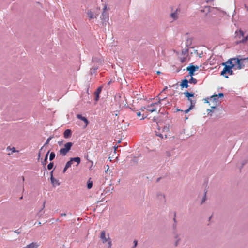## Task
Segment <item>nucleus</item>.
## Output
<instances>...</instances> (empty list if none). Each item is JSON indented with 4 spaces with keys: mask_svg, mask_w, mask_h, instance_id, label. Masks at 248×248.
Returning a JSON list of instances; mask_svg holds the SVG:
<instances>
[{
    "mask_svg": "<svg viewBox=\"0 0 248 248\" xmlns=\"http://www.w3.org/2000/svg\"><path fill=\"white\" fill-rule=\"evenodd\" d=\"M11 150L12 151V153H8V155H11L12 154V153H14V152H18V151H16V150L15 147H12Z\"/></svg>",
    "mask_w": 248,
    "mask_h": 248,
    "instance_id": "obj_28",
    "label": "nucleus"
},
{
    "mask_svg": "<svg viewBox=\"0 0 248 248\" xmlns=\"http://www.w3.org/2000/svg\"><path fill=\"white\" fill-rule=\"evenodd\" d=\"M167 87H165V88L164 89V90H165L166 89H167Z\"/></svg>",
    "mask_w": 248,
    "mask_h": 248,
    "instance_id": "obj_50",
    "label": "nucleus"
},
{
    "mask_svg": "<svg viewBox=\"0 0 248 248\" xmlns=\"http://www.w3.org/2000/svg\"><path fill=\"white\" fill-rule=\"evenodd\" d=\"M53 167V163H50L47 165V169L48 170H51Z\"/></svg>",
    "mask_w": 248,
    "mask_h": 248,
    "instance_id": "obj_27",
    "label": "nucleus"
},
{
    "mask_svg": "<svg viewBox=\"0 0 248 248\" xmlns=\"http://www.w3.org/2000/svg\"><path fill=\"white\" fill-rule=\"evenodd\" d=\"M77 118L82 120L84 122V123H85V126H86L88 124V121L87 120V119L84 117H83L80 114H78L77 115Z\"/></svg>",
    "mask_w": 248,
    "mask_h": 248,
    "instance_id": "obj_15",
    "label": "nucleus"
},
{
    "mask_svg": "<svg viewBox=\"0 0 248 248\" xmlns=\"http://www.w3.org/2000/svg\"><path fill=\"white\" fill-rule=\"evenodd\" d=\"M107 9V6H105L103 8V12H105L106 10Z\"/></svg>",
    "mask_w": 248,
    "mask_h": 248,
    "instance_id": "obj_38",
    "label": "nucleus"
},
{
    "mask_svg": "<svg viewBox=\"0 0 248 248\" xmlns=\"http://www.w3.org/2000/svg\"><path fill=\"white\" fill-rule=\"evenodd\" d=\"M87 15L88 16L90 19L96 18L97 17V16L94 15L93 14V13L91 10H89L88 11Z\"/></svg>",
    "mask_w": 248,
    "mask_h": 248,
    "instance_id": "obj_17",
    "label": "nucleus"
},
{
    "mask_svg": "<svg viewBox=\"0 0 248 248\" xmlns=\"http://www.w3.org/2000/svg\"><path fill=\"white\" fill-rule=\"evenodd\" d=\"M241 42H242L243 43H247L248 44V35L245 36V39L243 40H241Z\"/></svg>",
    "mask_w": 248,
    "mask_h": 248,
    "instance_id": "obj_26",
    "label": "nucleus"
},
{
    "mask_svg": "<svg viewBox=\"0 0 248 248\" xmlns=\"http://www.w3.org/2000/svg\"><path fill=\"white\" fill-rule=\"evenodd\" d=\"M11 149H12V148H11L10 146H8V147H7V148H6V150H7V151L11 150Z\"/></svg>",
    "mask_w": 248,
    "mask_h": 248,
    "instance_id": "obj_36",
    "label": "nucleus"
},
{
    "mask_svg": "<svg viewBox=\"0 0 248 248\" xmlns=\"http://www.w3.org/2000/svg\"><path fill=\"white\" fill-rule=\"evenodd\" d=\"M188 82L190 84H196L197 83V81L192 76V77H190V78L188 80Z\"/></svg>",
    "mask_w": 248,
    "mask_h": 248,
    "instance_id": "obj_19",
    "label": "nucleus"
},
{
    "mask_svg": "<svg viewBox=\"0 0 248 248\" xmlns=\"http://www.w3.org/2000/svg\"><path fill=\"white\" fill-rule=\"evenodd\" d=\"M210 100L213 101V102L216 105L218 104L219 102L218 100V96L217 95H214L212 96Z\"/></svg>",
    "mask_w": 248,
    "mask_h": 248,
    "instance_id": "obj_14",
    "label": "nucleus"
},
{
    "mask_svg": "<svg viewBox=\"0 0 248 248\" xmlns=\"http://www.w3.org/2000/svg\"><path fill=\"white\" fill-rule=\"evenodd\" d=\"M134 244H135V245H134V247H136V246H137V240H135V241H134Z\"/></svg>",
    "mask_w": 248,
    "mask_h": 248,
    "instance_id": "obj_35",
    "label": "nucleus"
},
{
    "mask_svg": "<svg viewBox=\"0 0 248 248\" xmlns=\"http://www.w3.org/2000/svg\"><path fill=\"white\" fill-rule=\"evenodd\" d=\"M102 86L99 87L96 91L94 92V95H95V100L96 101H97L99 99V94L101 93V92L102 91Z\"/></svg>",
    "mask_w": 248,
    "mask_h": 248,
    "instance_id": "obj_9",
    "label": "nucleus"
},
{
    "mask_svg": "<svg viewBox=\"0 0 248 248\" xmlns=\"http://www.w3.org/2000/svg\"><path fill=\"white\" fill-rule=\"evenodd\" d=\"M171 16L174 19H177L178 18L177 13L174 12V13H171Z\"/></svg>",
    "mask_w": 248,
    "mask_h": 248,
    "instance_id": "obj_25",
    "label": "nucleus"
},
{
    "mask_svg": "<svg viewBox=\"0 0 248 248\" xmlns=\"http://www.w3.org/2000/svg\"><path fill=\"white\" fill-rule=\"evenodd\" d=\"M101 19L103 22H107L108 20V14L107 13L103 12L101 16Z\"/></svg>",
    "mask_w": 248,
    "mask_h": 248,
    "instance_id": "obj_10",
    "label": "nucleus"
},
{
    "mask_svg": "<svg viewBox=\"0 0 248 248\" xmlns=\"http://www.w3.org/2000/svg\"><path fill=\"white\" fill-rule=\"evenodd\" d=\"M166 99V97L162 99H159L157 103H152L149 105L146 106L147 111L150 112H153L156 110L157 106L159 104H160L161 102Z\"/></svg>",
    "mask_w": 248,
    "mask_h": 248,
    "instance_id": "obj_4",
    "label": "nucleus"
},
{
    "mask_svg": "<svg viewBox=\"0 0 248 248\" xmlns=\"http://www.w3.org/2000/svg\"><path fill=\"white\" fill-rule=\"evenodd\" d=\"M246 10L247 11H248V6H246Z\"/></svg>",
    "mask_w": 248,
    "mask_h": 248,
    "instance_id": "obj_41",
    "label": "nucleus"
},
{
    "mask_svg": "<svg viewBox=\"0 0 248 248\" xmlns=\"http://www.w3.org/2000/svg\"><path fill=\"white\" fill-rule=\"evenodd\" d=\"M178 111H183V110L178 109Z\"/></svg>",
    "mask_w": 248,
    "mask_h": 248,
    "instance_id": "obj_46",
    "label": "nucleus"
},
{
    "mask_svg": "<svg viewBox=\"0 0 248 248\" xmlns=\"http://www.w3.org/2000/svg\"><path fill=\"white\" fill-rule=\"evenodd\" d=\"M192 104V105H190V106L187 109L185 110V113H187L190 110H191L194 108V102H193Z\"/></svg>",
    "mask_w": 248,
    "mask_h": 248,
    "instance_id": "obj_21",
    "label": "nucleus"
},
{
    "mask_svg": "<svg viewBox=\"0 0 248 248\" xmlns=\"http://www.w3.org/2000/svg\"><path fill=\"white\" fill-rule=\"evenodd\" d=\"M39 245L36 242H32L23 248H37Z\"/></svg>",
    "mask_w": 248,
    "mask_h": 248,
    "instance_id": "obj_13",
    "label": "nucleus"
},
{
    "mask_svg": "<svg viewBox=\"0 0 248 248\" xmlns=\"http://www.w3.org/2000/svg\"><path fill=\"white\" fill-rule=\"evenodd\" d=\"M137 115L138 117H140L141 115L140 112H137Z\"/></svg>",
    "mask_w": 248,
    "mask_h": 248,
    "instance_id": "obj_34",
    "label": "nucleus"
},
{
    "mask_svg": "<svg viewBox=\"0 0 248 248\" xmlns=\"http://www.w3.org/2000/svg\"><path fill=\"white\" fill-rule=\"evenodd\" d=\"M145 109L147 110L146 106V107H142L140 108V110L141 111H144Z\"/></svg>",
    "mask_w": 248,
    "mask_h": 248,
    "instance_id": "obj_31",
    "label": "nucleus"
},
{
    "mask_svg": "<svg viewBox=\"0 0 248 248\" xmlns=\"http://www.w3.org/2000/svg\"><path fill=\"white\" fill-rule=\"evenodd\" d=\"M22 178H23V180L24 181V177L23 176L22 177Z\"/></svg>",
    "mask_w": 248,
    "mask_h": 248,
    "instance_id": "obj_49",
    "label": "nucleus"
},
{
    "mask_svg": "<svg viewBox=\"0 0 248 248\" xmlns=\"http://www.w3.org/2000/svg\"><path fill=\"white\" fill-rule=\"evenodd\" d=\"M55 154L54 153V152H51L50 154V156H49V160L50 161H52V160L54 159V158H55Z\"/></svg>",
    "mask_w": 248,
    "mask_h": 248,
    "instance_id": "obj_22",
    "label": "nucleus"
},
{
    "mask_svg": "<svg viewBox=\"0 0 248 248\" xmlns=\"http://www.w3.org/2000/svg\"><path fill=\"white\" fill-rule=\"evenodd\" d=\"M199 68L198 66H195L192 64H190V65L186 68V70L189 72V76L192 77L194 75V72L197 71Z\"/></svg>",
    "mask_w": 248,
    "mask_h": 248,
    "instance_id": "obj_8",
    "label": "nucleus"
},
{
    "mask_svg": "<svg viewBox=\"0 0 248 248\" xmlns=\"http://www.w3.org/2000/svg\"><path fill=\"white\" fill-rule=\"evenodd\" d=\"M51 182L54 186L56 185H59V183L58 180L55 179L53 176V171L51 172Z\"/></svg>",
    "mask_w": 248,
    "mask_h": 248,
    "instance_id": "obj_11",
    "label": "nucleus"
},
{
    "mask_svg": "<svg viewBox=\"0 0 248 248\" xmlns=\"http://www.w3.org/2000/svg\"><path fill=\"white\" fill-rule=\"evenodd\" d=\"M80 157H74V158H71L70 160L68 161L65 166V167L63 169V173L65 172L66 170L69 168L71 166V165L72 164L73 162L74 161V162H77L78 164H79L80 162Z\"/></svg>",
    "mask_w": 248,
    "mask_h": 248,
    "instance_id": "obj_6",
    "label": "nucleus"
},
{
    "mask_svg": "<svg viewBox=\"0 0 248 248\" xmlns=\"http://www.w3.org/2000/svg\"><path fill=\"white\" fill-rule=\"evenodd\" d=\"M180 62H181V63H184V62H186V61H187V58H186V57H185V56H184L183 57H180Z\"/></svg>",
    "mask_w": 248,
    "mask_h": 248,
    "instance_id": "obj_24",
    "label": "nucleus"
},
{
    "mask_svg": "<svg viewBox=\"0 0 248 248\" xmlns=\"http://www.w3.org/2000/svg\"><path fill=\"white\" fill-rule=\"evenodd\" d=\"M100 239L103 243L108 242V248H111L112 243L108 233L106 234L105 231H102L100 234Z\"/></svg>",
    "mask_w": 248,
    "mask_h": 248,
    "instance_id": "obj_3",
    "label": "nucleus"
},
{
    "mask_svg": "<svg viewBox=\"0 0 248 248\" xmlns=\"http://www.w3.org/2000/svg\"><path fill=\"white\" fill-rule=\"evenodd\" d=\"M108 169H109L107 168V171H108Z\"/></svg>",
    "mask_w": 248,
    "mask_h": 248,
    "instance_id": "obj_51",
    "label": "nucleus"
},
{
    "mask_svg": "<svg viewBox=\"0 0 248 248\" xmlns=\"http://www.w3.org/2000/svg\"><path fill=\"white\" fill-rule=\"evenodd\" d=\"M188 83H189L188 80L187 79H185L181 82L180 86L182 88L185 87L186 88H187L188 87Z\"/></svg>",
    "mask_w": 248,
    "mask_h": 248,
    "instance_id": "obj_16",
    "label": "nucleus"
},
{
    "mask_svg": "<svg viewBox=\"0 0 248 248\" xmlns=\"http://www.w3.org/2000/svg\"><path fill=\"white\" fill-rule=\"evenodd\" d=\"M49 153V151H48L47 154H46V156L45 157V159L43 161H42V165L45 166L46 163H47V157H48V154Z\"/></svg>",
    "mask_w": 248,
    "mask_h": 248,
    "instance_id": "obj_20",
    "label": "nucleus"
},
{
    "mask_svg": "<svg viewBox=\"0 0 248 248\" xmlns=\"http://www.w3.org/2000/svg\"><path fill=\"white\" fill-rule=\"evenodd\" d=\"M40 154L39 153V155H38V159L40 158Z\"/></svg>",
    "mask_w": 248,
    "mask_h": 248,
    "instance_id": "obj_42",
    "label": "nucleus"
},
{
    "mask_svg": "<svg viewBox=\"0 0 248 248\" xmlns=\"http://www.w3.org/2000/svg\"><path fill=\"white\" fill-rule=\"evenodd\" d=\"M156 73L157 74H160L161 72L160 71H157Z\"/></svg>",
    "mask_w": 248,
    "mask_h": 248,
    "instance_id": "obj_43",
    "label": "nucleus"
},
{
    "mask_svg": "<svg viewBox=\"0 0 248 248\" xmlns=\"http://www.w3.org/2000/svg\"><path fill=\"white\" fill-rule=\"evenodd\" d=\"M231 60L232 63L235 64V69L240 70L245 68V65L244 63L246 59L233 58H231Z\"/></svg>",
    "mask_w": 248,
    "mask_h": 248,
    "instance_id": "obj_2",
    "label": "nucleus"
},
{
    "mask_svg": "<svg viewBox=\"0 0 248 248\" xmlns=\"http://www.w3.org/2000/svg\"><path fill=\"white\" fill-rule=\"evenodd\" d=\"M188 100L190 102V105H192V103L193 102H194V106H195V104L196 103V101L195 100H192L190 98H188Z\"/></svg>",
    "mask_w": 248,
    "mask_h": 248,
    "instance_id": "obj_29",
    "label": "nucleus"
},
{
    "mask_svg": "<svg viewBox=\"0 0 248 248\" xmlns=\"http://www.w3.org/2000/svg\"><path fill=\"white\" fill-rule=\"evenodd\" d=\"M222 65L224 66L223 70L221 72V75L224 77L225 78H228V76L227 74L229 75H232L234 74L232 69H235V64L232 63L231 59H229L227 61L225 62H223Z\"/></svg>",
    "mask_w": 248,
    "mask_h": 248,
    "instance_id": "obj_1",
    "label": "nucleus"
},
{
    "mask_svg": "<svg viewBox=\"0 0 248 248\" xmlns=\"http://www.w3.org/2000/svg\"><path fill=\"white\" fill-rule=\"evenodd\" d=\"M20 199H22V196L20 197Z\"/></svg>",
    "mask_w": 248,
    "mask_h": 248,
    "instance_id": "obj_52",
    "label": "nucleus"
},
{
    "mask_svg": "<svg viewBox=\"0 0 248 248\" xmlns=\"http://www.w3.org/2000/svg\"><path fill=\"white\" fill-rule=\"evenodd\" d=\"M235 38L237 40V44L243 43V42H241V41L245 38L243 31L241 30L236 31Z\"/></svg>",
    "mask_w": 248,
    "mask_h": 248,
    "instance_id": "obj_7",
    "label": "nucleus"
},
{
    "mask_svg": "<svg viewBox=\"0 0 248 248\" xmlns=\"http://www.w3.org/2000/svg\"><path fill=\"white\" fill-rule=\"evenodd\" d=\"M91 163H92V166L93 165V162L91 161Z\"/></svg>",
    "mask_w": 248,
    "mask_h": 248,
    "instance_id": "obj_48",
    "label": "nucleus"
},
{
    "mask_svg": "<svg viewBox=\"0 0 248 248\" xmlns=\"http://www.w3.org/2000/svg\"><path fill=\"white\" fill-rule=\"evenodd\" d=\"M206 192H205V195H204V197H203V199H202V203L206 200Z\"/></svg>",
    "mask_w": 248,
    "mask_h": 248,
    "instance_id": "obj_32",
    "label": "nucleus"
},
{
    "mask_svg": "<svg viewBox=\"0 0 248 248\" xmlns=\"http://www.w3.org/2000/svg\"><path fill=\"white\" fill-rule=\"evenodd\" d=\"M52 138V137H49L47 139L46 141V142L45 143V145H46V144H48L49 141H50V140H51Z\"/></svg>",
    "mask_w": 248,
    "mask_h": 248,
    "instance_id": "obj_30",
    "label": "nucleus"
},
{
    "mask_svg": "<svg viewBox=\"0 0 248 248\" xmlns=\"http://www.w3.org/2000/svg\"><path fill=\"white\" fill-rule=\"evenodd\" d=\"M185 96L188 98H190V97H193L194 96V93H190L188 91H186L184 93Z\"/></svg>",
    "mask_w": 248,
    "mask_h": 248,
    "instance_id": "obj_18",
    "label": "nucleus"
},
{
    "mask_svg": "<svg viewBox=\"0 0 248 248\" xmlns=\"http://www.w3.org/2000/svg\"><path fill=\"white\" fill-rule=\"evenodd\" d=\"M61 216H66V213H62L61 214Z\"/></svg>",
    "mask_w": 248,
    "mask_h": 248,
    "instance_id": "obj_37",
    "label": "nucleus"
},
{
    "mask_svg": "<svg viewBox=\"0 0 248 248\" xmlns=\"http://www.w3.org/2000/svg\"><path fill=\"white\" fill-rule=\"evenodd\" d=\"M246 59V60H248V57H247Z\"/></svg>",
    "mask_w": 248,
    "mask_h": 248,
    "instance_id": "obj_47",
    "label": "nucleus"
},
{
    "mask_svg": "<svg viewBox=\"0 0 248 248\" xmlns=\"http://www.w3.org/2000/svg\"><path fill=\"white\" fill-rule=\"evenodd\" d=\"M218 96H220V97H223V94L222 93H219Z\"/></svg>",
    "mask_w": 248,
    "mask_h": 248,
    "instance_id": "obj_39",
    "label": "nucleus"
},
{
    "mask_svg": "<svg viewBox=\"0 0 248 248\" xmlns=\"http://www.w3.org/2000/svg\"><path fill=\"white\" fill-rule=\"evenodd\" d=\"M107 168L109 169V166L108 165H107Z\"/></svg>",
    "mask_w": 248,
    "mask_h": 248,
    "instance_id": "obj_45",
    "label": "nucleus"
},
{
    "mask_svg": "<svg viewBox=\"0 0 248 248\" xmlns=\"http://www.w3.org/2000/svg\"><path fill=\"white\" fill-rule=\"evenodd\" d=\"M146 117H147L146 116H142V118H141V120L144 119L145 118H146Z\"/></svg>",
    "mask_w": 248,
    "mask_h": 248,
    "instance_id": "obj_40",
    "label": "nucleus"
},
{
    "mask_svg": "<svg viewBox=\"0 0 248 248\" xmlns=\"http://www.w3.org/2000/svg\"><path fill=\"white\" fill-rule=\"evenodd\" d=\"M72 145L73 143L71 142H69L65 144L64 147L60 149L59 151L60 154L63 156H65L71 149Z\"/></svg>",
    "mask_w": 248,
    "mask_h": 248,
    "instance_id": "obj_5",
    "label": "nucleus"
},
{
    "mask_svg": "<svg viewBox=\"0 0 248 248\" xmlns=\"http://www.w3.org/2000/svg\"><path fill=\"white\" fill-rule=\"evenodd\" d=\"M72 135V132L70 129H66L63 133V137L67 139L71 137Z\"/></svg>",
    "mask_w": 248,
    "mask_h": 248,
    "instance_id": "obj_12",
    "label": "nucleus"
},
{
    "mask_svg": "<svg viewBox=\"0 0 248 248\" xmlns=\"http://www.w3.org/2000/svg\"><path fill=\"white\" fill-rule=\"evenodd\" d=\"M93 186V182L90 181V179L89 180L87 184V187L88 189H91Z\"/></svg>",
    "mask_w": 248,
    "mask_h": 248,
    "instance_id": "obj_23",
    "label": "nucleus"
},
{
    "mask_svg": "<svg viewBox=\"0 0 248 248\" xmlns=\"http://www.w3.org/2000/svg\"><path fill=\"white\" fill-rule=\"evenodd\" d=\"M156 136L160 137L161 139H162L163 138V136L162 134H157L156 133Z\"/></svg>",
    "mask_w": 248,
    "mask_h": 248,
    "instance_id": "obj_33",
    "label": "nucleus"
},
{
    "mask_svg": "<svg viewBox=\"0 0 248 248\" xmlns=\"http://www.w3.org/2000/svg\"><path fill=\"white\" fill-rule=\"evenodd\" d=\"M45 201L44 202V203H43V208L45 207Z\"/></svg>",
    "mask_w": 248,
    "mask_h": 248,
    "instance_id": "obj_44",
    "label": "nucleus"
}]
</instances>
